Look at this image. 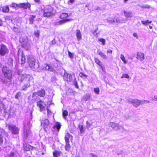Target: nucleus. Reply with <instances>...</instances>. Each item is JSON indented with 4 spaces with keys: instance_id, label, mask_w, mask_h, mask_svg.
<instances>
[{
    "instance_id": "obj_50",
    "label": "nucleus",
    "mask_w": 157,
    "mask_h": 157,
    "mask_svg": "<svg viewBox=\"0 0 157 157\" xmlns=\"http://www.w3.org/2000/svg\"><path fill=\"white\" fill-rule=\"evenodd\" d=\"M86 127L87 128H89L91 125L92 124L90 123L88 121L86 122Z\"/></svg>"
},
{
    "instance_id": "obj_55",
    "label": "nucleus",
    "mask_w": 157,
    "mask_h": 157,
    "mask_svg": "<svg viewBox=\"0 0 157 157\" xmlns=\"http://www.w3.org/2000/svg\"><path fill=\"white\" fill-rule=\"evenodd\" d=\"M74 85L76 88H78V83L76 81L75 82Z\"/></svg>"
},
{
    "instance_id": "obj_18",
    "label": "nucleus",
    "mask_w": 157,
    "mask_h": 157,
    "mask_svg": "<svg viewBox=\"0 0 157 157\" xmlns=\"http://www.w3.org/2000/svg\"><path fill=\"white\" fill-rule=\"evenodd\" d=\"M71 19H65L60 20L58 22H56L55 24L57 25H61L68 21H71Z\"/></svg>"
},
{
    "instance_id": "obj_5",
    "label": "nucleus",
    "mask_w": 157,
    "mask_h": 157,
    "mask_svg": "<svg viewBox=\"0 0 157 157\" xmlns=\"http://www.w3.org/2000/svg\"><path fill=\"white\" fill-rule=\"evenodd\" d=\"M53 11V8L50 6L46 7L44 10H43V16L44 17H49L52 15V12Z\"/></svg>"
},
{
    "instance_id": "obj_44",
    "label": "nucleus",
    "mask_w": 157,
    "mask_h": 157,
    "mask_svg": "<svg viewBox=\"0 0 157 157\" xmlns=\"http://www.w3.org/2000/svg\"><path fill=\"white\" fill-rule=\"evenodd\" d=\"M98 40L102 42L103 45H104L105 44V40L102 38H100L98 39Z\"/></svg>"
},
{
    "instance_id": "obj_42",
    "label": "nucleus",
    "mask_w": 157,
    "mask_h": 157,
    "mask_svg": "<svg viewBox=\"0 0 157 157\" xmlns=\"http://www.w3.org/2000/svg\"><path fill=\"white\" fill-rule=\"evenodd\" d=\"M35 35L37 38H39L40 36V32L38 30H36L34 32Z\"/></svg>"
},
{
    "instance_id": "obj_54",
    "label": "nucleus",
    "mask_w": 157,
    "mask_h": 157,
    "mask_svg": "<svg viewBox=\"0 0 157 157\" xmlns=\"http://www.w3.org/2000/svg\"><path fill=\"white\" fill-rule=\"evenodd\" d=\"M3 142V140L2 139V137L1 135L0 134V145H1Z\"/></svg>"
},
{
    "instance_id": "obj_62",
    "label": "nucleus",
    "mask_w": 157,
    "mask_h": 157,
    "mask_svg": "<svg viewBox=\"0 0 157 157\" xmlns=\"http://www.w3.org/2000/svg\"><path fill=\"white\" fill-rule=\"evenodd\" d=\"M14 155V153L13 152L10 153V157H11L12 156H13Z\"/></svg>"
},
{
    "instance_id": "obj_49",
    "label": "nucleus",
    "mask_w": 157,
    "mask_h": 157,
    "mask_svg": "<svg viewBox=\"0 0 157 157\" xmlns=\"http://www.w3.org/2000/svg\"><path fill=\"white\" fill-rule=\"evenodd\" d=\"M47 111L48 115V116H49L50 115H52V113L51 111L49 110L48 108H47Z\"/></svg>"
},
{
    "instance_id": "obj_26",
    "label": "nucleus",
    "mask_w": 157,
    "mask_h": 157,
    "mask_svg": "<svg viewBox=\"0 0 157 157\" xmlns=\"http://www.w3.org/2000/svg\"><path fill=\"white\" fill-rule=\"evenodd\" d=\"M2 10L4 12H7L9 10V7L7 6H4L2 8Z\"/></svg>"
},
{
    "instance_id": "obj_36",
    "label": "nucleus",
    "mask_w": 157,
    "mask_h": 157,
    "mask_svg": "<svg viewBox=\"0 0 157 157\" xmlns=\"http://www.w3.org/2000/svg\"><path fill=\"white\" fill-rule=\"evenodd\" d=\"M36 17L35 16L32 15L29 18L30 23L33 24V22L34 19Z\"/></svg>"
},
{
    "instance_id": "obj_39",
    "label": "nucleus",
    "mask_w": 157,
    "mask_h": 157,
    "mask_svg": "<svg viewBox=\"0 0 157 157\" xmlns=\"http://www.w3.org/2000/svg\"><path fill=\"white\" fill-rule=\"evenodd\" d=\"M116 123H115L113 122H110L109 123V126L113 128L114 129L115 125H116Z\"/></svg>"
},
{
    "instance_id": "obj_4",
    "label": "nucleus",
    "mask_w": 157,
    "mask_h": 157,
    "mask_svg": "<svg viewBox=\"0 0 157 157\" xmlns=\"http://www.w3.org/2000/svg\"><path fill=\"white\" fill-rule=\"evenodd\" d=\"M106 20L107 21V22L110 24H113L114 23H116L117 24L120 23H125L127 21V20L126 19H120L117 17H115L114 18H112L111 17H108L107 18Z\"/></svg>"
},
{
    "instance_id": "obj_60",
    "label": "nucleus",
    "mask_w": 157,
    "mask_h": 157,
    "mask_svg": "<svg viewBox=\"0 0 157 157\" xmlns=\"http://www.w3.org/2000/svg\"><path fill=\"white\" fill-rule=\"evenodd\" d=\"M112 51L111 50H109L107 51V53H112Z\"/></svg>"
},
{
    "instance_id": "obj_46",
    "label": "nucleus",
    "mask_w": 157,
    "mask_h": 157,
    "mask_svg": "<svg viewBox=\"0 0 157 157\" xmlns=\"http://www.w3.org/2000/svg\"><path fill=\"white\" fill-rule=\"evenodd\" d=\"M21 93L20 92H18L16 95L15 98L16 99H18L19 98L21 97Z\"/></svg>"
},
{
    "instance_id": "obj_64",
    "label": "nucleus",
    "mask_w": 157,
    "mask_h": 157,
    "mask_svg": "<svg viewBox=\"0 0 157 157\" xmlns=\"http://www.w3.org/2000/svg\"><path fill=\"white\" fill-rule=\"evenodd\" d=\"M149 28H150V29H152V26H151L150 25L149 26Z\"/></svg>"
},
{
    "instance_id": "obj_7",
    "label": "nucleus",
    "mask_w": 157,
    "mask_h": 157,
    "mask_svg": "<svg viewBox=\"0 0 157 157\" xmlns=\"http://www.w3.org/2000/svg\"><path fill=\"white\" fill-rule=\"evenodd\" d=\"M27 126H27L25 125L24 126V138L25 139L31 134L29 129V128L31 126L29 122L28 123Z\"/></svg>"
},
{
    "instance_id": "obj_56",
    "label": "nucleus",
    "mask_w": 157,
    "mask_h": 157,
    "mask_svg": "<svg viewBox=\"0 0 157 157\" xmlns=\"http://www.w3.org/2000/svg\"><path fill=\"white\" fill-rule=\"evenodd\" d=\"M51 43L52 44H54L56 43V41L55 39H54L51 42Z\"/></svg>"
},
{
    "instance_id": "obj_57",
    "label": "nucleus",
    "mask_w": 157,
    "mask_h": 157,
    "mask_svg": "<svg viewBox=\"0 0 157 157\" xmlns=\"http://www.w3.org/2000/svg\"><path fill=\"white\" fill-rule=\"evenodd\" d=\"M75 2V0H69V1H68V4H69V3H71L72 4L73 3Z\"/></svg>"
},
{
    "instance_id": "obj_21",
    "label": "nucleus",
    "mask_w": 157,
    "mask_h": 157,
    "mask_svg": "<svg viewBox=\"0 0 157 157\" xmlns=\"http://www.w3.org/2000/svg\"><path fill=\"white\" fill-rule=\"evenodd\" d=\"M37 95L41 97H44L45 94V92L44 90L41 89L36 93Z\"/></svg>"
},
{
    "instance_id": "obj_45",
    "label": "nucleus",
    "mask_w": 157,
    "mask_h": 157,
    "mask_svg": "<svg viewBox=\"0 0 157 157\" xmlns=\"http://www.w3.org/2000/svg\"><path fill=\"white\" fill-rule=\"evenodd\" d=\"M121 78H129V76L128 75L126 74H123L122 76L121 77Z\"/></svg>"
},
{
    "instance_id": "obj_8",
    "label": "nucleus",
    "mask_w": 157,
    "mask_h": 157,
    "mask_svg": "<svg viewBox=\"0 0 157 157\" xmlns=\"http://www.w3.org/2000/svg\"><path fill=\"white\" fill-rule=\"evenodd\" d=\"M41 124L43 126L44 129L46 132L49 130L50 126L49 121L48 119H45L41 121Z\"/></svg>"
},
{
    "instance_id": "obj_58",
    "label": "nucleus",
    "mask_w": 157,
    "mask_h": 157,
    "mask_svg": "<svg viewBox=\"0 0 157 157\" xmlns=\"http://www.w3.org/2000/svg\"><path fill=\"white\" fill-rule=\"evenodd\" d=\"M90 157H97V156L96 155H95L93 154H90Z\"/></svg>"
},
{
    "instance_id": "obj_15",
    "label": "nucleus",
    "mask_w": 157,
    "mask_h": 157,
    "mask_svg": "<svg viewBox=\"0 0 157 157\" xmlns=\"http://www.w3.org/2000/svg\"><path fill=\"white\" fill-rule=\"evenodd\" d=\"M44 104V102L41 100H40L37 102V105L40 108V111H42L45 109V107L43 105Z\"/></svg>"
},
{
    "instance_id": "obj_28",
    "label": "nucleus",
    "mask_w": 157,
    "mask_h": 157,
    "mask_svg": "<svg viewBox=\"0 0 157 157\" xmlns=\"http://www.w3.org/2000/svg\"><path fill=\"white\" fill-rule=\"evenodd\" d=\"M78 128L80 130V132L81 133H83L85 130V128L83 127L82 125H79Z\"/></svg>"
},
{
    "instance_id": "obj_34",
    "label": "nucleus",
    "mask_w": 157,
    "mask_h": 157,
    "mask_svg": "<svg viewBox=\"0 0 157 157\" xmlns=\"http://www.w3.org/2000/svg\"><path fill=\"white\" fill-rule=\"evenodd\" d=\"M150 102L149 101L146 100H140V105H143L145 104H148Z\"/></svg>"
},
{
    "instance_id": "obj_31",
    "label": "nucleus",
    "mask_w": 157,
    "mask_h": 157,
    "mask_svg": "<svg viewBox=\"0 0 157 157\" xmlns=\"http://www.w3.org/2000/svg\"><path fill=\"white\" fill-rule=\"evenodd\" d=\"M53 155L54 157H58L60 155V152L57 151H55L53 152Z\"/></svg>"
},
{
    "instance_id": "obj_38",
    "label": "nucleus",
    "mask_w": 157,
    "mask_h": 157,
    "mask_svg": "<svg viewBox=\"0 0 157 157\" xmlns=\"http://www.w3.org/2000/svg\"><path fill=\"white\" fill-rule=\"evenodd\" d=\"M71 146L69 144V142L66 143L65 149L67 151H68L70 148Z\"/></svg>"
},
{
    "instance_id": "obj_13",
    "label": "nucleus",
    "mask_w": 157,
    "mask_h": 157,
    "mask_svg": "<svg viewBox=\"0 0 157 157\" xmlns=\"http://www.w3.org/2000/svg\"><path fill=\"white\" fill-rule=\"evenodd\" d=\"M63 77L64 79L67 81H71L72 79L71 75L66 72H65Z\"/></svg>"
},
{
    "instance_id": "obj_17",
    "label": "nucleus",
    "mask_w": 157,
    "mask_h": 157,
    "mask_svg": "<svg viewBox=\"0 0 157 157\" xmlns=\"http://www.w3.org/2000/svg\"><path fill=\"white\" fill-rule=\"evenodd\" d=\"M19 6L20 8H22L26 9L28 8H30L31 5L29 3H20L19 4Z\"/></svg>"
},
{
    "instance_id": "obj_2",
    "label": "nucleus",
    "mask_w": 157,
    "mask_h": 157,
    "mask_svg": "<svg viewBox=\"0 0 157 157\" xmlns=\"http://www.w3.org/2000/svg\"><path fill=\"white\" fill-rule=\"evenodd\" d=\"M19 41L22 43V46L26 50L29 49L31 47V41L27 36L20 38Z\"/></svg>"
},
{
    "instance_id": "obj_11",
    "label": "nucleus",
    "mask_w": 157,
    "mask_h": 157,
    "mask_svg": "<svg viewBox=\"0 0 157 157\" xmlns=\"http://www.w3.org/2000/svg\"><path fill=\"white\" fill-rule=\"evenodd\" d=\"M127 102L132 103L136 107H137L140 105V100L136 99H130L127 100Z\"/></svg>"
},
{
    "instance_id": "obj_9",
    "label": "nucleus",
    "mask_w": 157,
    "mask_h": 157,
    "mask_svg": "<svg viewBox=\"0 0 157 157\" xmlns=\"http://www.w3.org/2000/svg\"><path fill=\"white\" fill-rule=\"evenodd\" d=\"M9 50L6 46L4 44L0 45V54L2 56H4L8 53Z\"/></svg>"
},
{
    "instance_id": "obj_3",
    "label": "nucleus",
    "mask_w": 157,
    "mask_h": 157,
    "mask_svg": "<svg viewBox=\"0 0 157 157\" xmlns=\"http://www.w3.org/2000/svg\"><path fill=\"white\" fill-rule=\"evenodd\" d=\"M27 62L29 67L33 70L35 71L36 68H38L39 65L36 63L35 59L32 56H28Z\"/></svg>"
},
{
    "instance_id": "obj_12",
    "label": "nucleus",
    "mask_w": 157,
    "mask_h": 157,
    "mask_svg": "<svg viewBox=\"0 0 157 157\" xmlns=\"http://www.w3.org/2000/svg\"><path fill=\"white\" fill-rule=\"evenodd\" d=\"M61 126V125L59 122H56L52 128V131L54 132H58Z\"/></svg>"
},
{
    "instance_id": "obj_27",
    "label": "nucleus",
    "mask_w": 157,
    "mask_h": 157,
    "mask_svg": "<svg viewBox=\"0 0 157 157\" xmlns=\"http://www.w3.org/2000/svg\"><path fill=\"white\" fill-rule=\"evenodd\" d=\"M68 15L66 13H62L61 14L60 16V18L61 19H63L66 18L68 17Z\"/></svg>"
},
{
    "instance_id": "obj_41",
    "label": "nucleus",
    "mask_w": 157,
    "mask_h": 157,
    "mask_svg": "<svg viewBox=\"0 0 157 157\" xmlns=\"http://www.w3.org/2000/svg\"><path fill=\"white\" fill-rule=\"evenodd\" d=\"M95 61V63L98 64L100 66L101 65V61L99 60L97 58H95L94 59Z\"/></svg>"
},
{
    "instance_id": "obj_53",
    "label": "nucleus",
    "mask_w": 157,
    "mask_h": 157,
    "mask_svg": "<svg viewBox=\"0 0 157 157\" xmlns=\"http://www.w3.org/2000/svg\"><path fill=\"white\" fill-rule=\"evenodd\" d=\"M133 36L134 37H136V39H138V36L137 35V34L136 33H134L133 34Z\"/></svg>"
},
{
    "instance_id": "obj_23",
    "label": "nucleus",
    "mask_w": 157,
    "mask_h": 157,
    "mask_svg": "<svg viewBox=\"0 0 157 157\" xmlns=\"http://www.w3.org/2000/svg\"><path fill=\"white\" fill-rule=\"evenodd\" d=\"M45 69L49 71L54 72L55 70L52 66H50L48 64H46L45 67Z\"/></svg>"
},
{
    "instance_id": "obj_30",
    "label": "nucleus",
    "mask_w": 157,
    "mask_h": 157,
    "mask_svg": "<svg viewBox=\"0 0 157 157\" xmlns=\"http://www.w3.org/2000/svg\"><path fill=\"white\" fill-rule=\"evenodd\" d=\"M98 54L100 56L104 59H106L107 58V56L104 53L102 52H98Z\"/></svg>"
},
{
    "instance_id": "obj_22",
    "label": "nucleus",
    "mask_w": 157,
    "mask_h": 157,
    "mask_svg": "<svg viewBox=\"0 0 157 157\" xmlns=\"http://www.w3.org/2000/svg\"><path fill=\"white\" fill-rule=\"evenodd\" d=\"M76 36L78 40H79L81 39L82 37V35L80 30H76Z\"/></svg>"
},
{
    "instance_id": "obj_32",
    "label": "nucleus",
    "mask_w": 157,
    "mask_h": 157,
    "mask_svg": "<svg viewBox=\"0 0 157 157\" xmlns=\"http://www.w3.org/2000/svg\"><path fill=\"white\" fill-rule=\"evenodd\" d=\"M120 58L122 60L124 64H126L127 63V62L125 59L124 56L123 55H121Z\"/></svg>"
},
{
    "instance_id": "obj_24",
    "label": "nucleus",
    "mask_w": 157,
    "mask_h": 157,
    "mask_svg": "<svg viewBox=\"0 0 157 157\" xmlns=\"http://www.w3.org/2000/svg\"><path fill=\"white\" fill-rule=\"evenodd\" d=\"M37 95L36 93H33L32 97L33 100L36 101L39 99V98L37 96Z\"/></svg>"
},
{
    "instance_id": "obj_40",
    "label": "nucleus",
    "mask_w": 157,
    "mask_h": 157,
    "mask_svg": "<svg viewBox=\"0 0 157 157\" xmlns=\"http://www.w3.org/2000/svg\"><path fill=\"white\" fill-rule=\"evenodd\" d=\"M68 113V112L66 110H64L63 111V115L65 119L66 118V117Z\"/></svg>"
},
{
    "instance_id": "obj_10",
    "label": "nucleus",
    "mask_w": 157,
    "mask_h": 157,
    "mask_svg": "<svg viewBox=\"0 0 157 157\" xmlns=\"http://www.w3.org/2000/svg\"><path fill=\"white\" fill-rule=\"evenodd\" d=\"M2 71L5 77L9 79L10 78V71L9 67H3L2 69Z\"/></svg>"
},
{
    "instance_id": "obj_33",
    "label": "nucleus",
    "mask_w": 157,
    "mask_h": 157,
    "mask_svg": "<svg viewBox=\"0 0 157 157\" xmlns=\"http://www.w3.org/2000/svg\"><path fill=\"white\" fill-rule=\"evenodd\" d=\"M142 23L144 25H147L148 24H150L151 23V21H149L148 20H147L146 21H141Z\"/></svg>"
},
{
    "instance_id": "obj_43",
    "label": "nucleus",
    "mask_w": 157,
    "mask_h": 157,
    "mask_svg": "<svg viewBox=\"0 0 157 157\" xmlns=\"http://www.w3.org/2000/svg\"><path fill=\"white\" fill-rule=\"evenodd\" d=\"M94 91L97 94H99V89L98 88H94Z\"/></svg>"
},
{
    "instance_id": "obj_25",
    "label": "nucleus",
    "mask_w": 157,
    "mask_h": 157,
    "mask_svg": "<svg viewBox=\"0 0 157 157\" xmlns=\"http://www.w3.org/2000/svg\"><path fill=\"white\" fill-rule=\"evenodd\" d=\"M32 148V147L29 144H26L24 146V149L26 151H29Z\"/></svg>"
},
{
    "instance_id": "obj_51",
    "label": "nucleus",
    "mask_w": 157,
    "mask_h": 157,
    "mask_svg": "<svg viewBox=\"0 0 157 157\" xmlns=\"http://www.w3.org/2000/svg\"><path fill=\"white\" fill-rule=\"evenodd\" d=\"M68 53L69 56V57L70 58H73V54L72 53H71L69 51H68Z\"/></svg>"
},
{
    "instance_id": "obj_19",
    "label": "nucleus",
    "mask_w": 157,
    "mask_h": 157,
    "mask_svg": "<svg viewBox=\"0 0 157 157\" xmlns=\"http://www.w3.org/2000/svg\"><path fill=\"white\" fill-rule=\"evenodd\" d=\"M136 58L140 61H142L144 59V54L141 52H138L137 53Z\"/></svg>"
},
{
    "instance_id": "obj_48",
    "label": "nucleus",
    "mask_w": 157,
    "mask_h": 157,
    "mask_svg": "<svg viewBox=\"0 0 157 157\" xmlns=\"http://www.w3.org/2000/svg\"><path fill=\"white\" fill-rule=\"evenodd\" d=\"M141 8H150V6L148 5H145L143 6H141Z\"/></svg>"
},
{
    "instance_id": "obj_20",
    "label": "nucleus",
    "mask_w": 157,
    "mask_h": 157,
    "mask_svg": "<svg viewBox=\"0 0 157 157\" xmlns=\"http://www.w3.org/2000/svg\"><path fill=\"white\" fill-rule=\"evenodd\" d=\"M113 129L115 130H121L122 131L124 132L126 131L123 126L117 124H116V125Z\"/></svg>"
},
{
    "instance_id": "obj_47",
    "label": "nucleus",
    "mask_w": 157,
    "mask_h": 157,
    "mask_svg": "<svg viewBox=\"0 0 157 157\" xmlns=\"http://www.w3.org/2000/svg\"><path fill=\"white\" fill-rule=\"evenodd\" d=\"M79 76L80 77L82 78H83V77L86 78L87 76V75L82 72H81L79 73Z\"/></svg>"
},
{
    "instance_id": "obj_63",
    "label": "nucleus",
    "mask_w": 157,
    "mask_h": 157,
    "mask_svg": "<svg viewBox=\"0 0 157 157\" xmlns=\"http://www.w3.org/2000/svg\"><path fill=\"white\" fill-rule=\"evenodd\" d=\"M2 21L0 20V26L2 25Z\"/></svg>"
},
{
    "instance_id": "obj_29",
    "label": "nucleus",
    "mask_w": 157,
    "mask_h": 157,
    "mask_svg": "<svg viewBox=\"0 0 157 157\" xmlns=\"http://www.w3.org/2000/svg\"><path fill=\"white\" fill-rule=\"evenodd\" d=\"M10 7H12L13 8L15 9H17L19 7V4H17L15 3H12L11 4V6H10Z\"/></svg>"
},
{
    "instance_id": "obj_16",
    "label": "nucleus",
    "mask_w": 157,
    "mask_h": 157,
    "mask_svg": "<svg viewBox=\"0 0 157 157\" xmlns=\"http://www.w3.org/2000/svg\"><path fill=\"white\" fill-rule=\"evenodd\" d=\"M10 131L12 134H16L18 133L19 129L15 126H10Z\"/></svg>"
},
{
    "instance_id": "obj_37",
    "label": "nucleus",
    "mask_w": 157,
    "mask_h": 157,
    "mask_svg": "<svg viewBox=\"0 0 157 157\" xmlns=\"http://www.w3.org/2000/svg\"><path fill=\"white\" fill-rule=\"evenodd\" d=\"M90 96L89 94H86L83 97V99L85 101L88 100L90 99Z\"/></svg>"
},
{
    "instance_id": "obj_59",
    "label": "nucleus",
    "mask_w": 157,
    "mask_h": 157,
    "mask_svg": "<svg viewBox=\"0 0 157 157\" xmlns=\"http://www.w3.org/2000/svg\"><path fill=\"white\" fill-rule=\"evenodd\" d=\"M123 153V151L122 150H121L119 151V153H118V155L122 154Z\"/></svg>"
},
{
    "instance_id": "obj_1",
    "label": "nucleus",
    "mask_w": 157,
    "mask_h": 157,
    "mask_svg": "<svg viewBox=\"0 0 157 157\" xmlns=\"http://www.w3.org/2000/svg\"><path fill=\"white\" fill-rule=\"evenodd\" d=\"M17 74L18 75V78L20 81L21 82L25 78L26 80L28 82V83L22 87V89L25 90L26 88L30 86L29 82L33 80V77L29 75L22 73V71L21 70H18L17 72Z\"/></svg>"
},
{
    "instance_id": "obj_14",
    "label": "nucleus",
    "mask_w": 157,
    "mask_h": 157,
    "mask_svg": "<svg viewBox=\"0 0 157 157\" xmlns=\"http://www.w3.org/2000/svg\"><path fill=\"white\" fill-rule=\"evenodd\" d=\"M123 13L124 16L127 18H131L133 16V13L131 11H124Z\"/></svg>"
},
{
    "instance_id": "obj_52",
    "label": "nucleus",
    "mask_w": 157,
    "mask_h": 157,
    "mask_svg": "<svg viewBox=\"0 0 157 157\" xmlns=\"http://www.w3.org/2000/svg\"><path fill=\"white\" fill-rule=\"evenodd\" d=\"M152 99V101H157V95H154Z\"/></svg>"
},
{
    "instance_id": "obj_61",
    "label": "nucleus",
    "mask_w": 157,
    "mask_h": 157,
    "mask_svg": "<svg viewBox=\"0 0 157 157\" xmlns=\"http://www.w3.org/2000/svg\"><path fill=\"white\" fill-rule=\"evenodd\" d=\"M35 2L36 3H40V0H34Z\"/></svg>"
},
{
    "instance_id": "obj_35",
    "label": "nucleus",
    "mask_w": 157,
    "mask_h": 157,
    "mask_svg": "<svg viewBox=\"0 0 157 157\" xmlns=\"http://www.w3.org/2000/svg\"><path fill=\"white\" fill-rule=\"evenodd\" d=\"M70 137V135L68 133H67L65 136V139L66 142H69V138Z\"/></svg>"
},
{
    "instance_id": "obj_6",
    "label": "nucleus",
    "mask_w": 157,
    "mask_h": 157,
    "mask_svg": "<svg viewBox=\"0 0 157 157\" xmlns=\"http://www.w3.org/2000/svg\"><path fill=\"white\" fill-rule=\"evenodd\" d=\"M18 59L19 63L21 65L24 64L25 61V58L23 52L20 50L18 51Z\"/></svg>"
}]
</instances>
